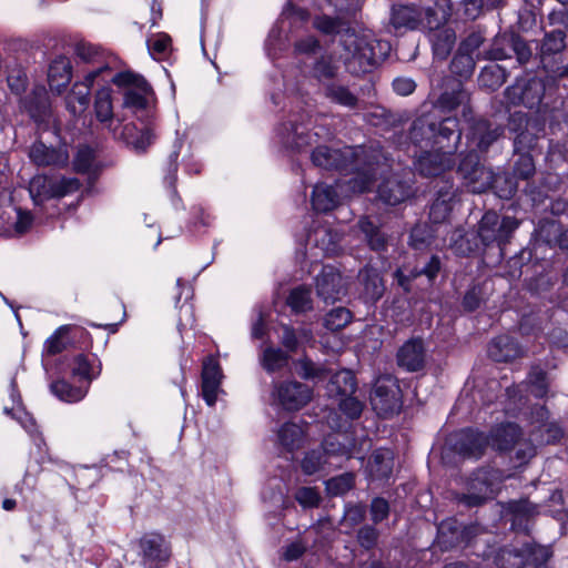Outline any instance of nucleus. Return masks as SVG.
<instances>
[{
	"label": "nucleus",
	"mask_w": 568,
	"mask_h": 568,
	"mask_svg": "<svg viewBox=\"0 0 568 568\" xmlns=\"http://www.w3.org/2000/svg\"><path fill=\"white\" fill-rule=\"evenodd\" d=\"M412 173L392 174L386 178L378 186V197L388 205H397L413 194Z\"/></svg>",
	"instance_id": "nucleus-15"
},
{
	"label": "nucleus",
	"mask_w": 568,
	"mask_h": 568,
	"mask_svg": "<svg viewBox=\"0 0 568 568\" xmlns=\"http://www.w3.org/2000/svg\"><path fill=\"white\" fill-rule=\"evenodd\" d=\"M317 295L326 303H334L346 294L342 274L332 265H324L316 276Z\"/></svg>",
	"instance_id": "nucleus-16"
},
{
	"label": "nucleus",
	"mask_w": 568,
	"mask_h": 568,
	"mask_svg": "<svg viewBox=\"0 0 568 568\" xmlns=\"http://www.w3.org/2000/svg\"><path fill=\"white\" fill-rule=\"evenodd\" d=\"M394 466V455L389 449L381 448L375 450L367 464L368 476L372 480H387Z\"/></svg>",
	"instance_id": "nucleus-29"
},
{
	"label": "nucleus",
	"mask_w": 568,
	"mask_h": 568,
	"mask_svg": "<svg viewBox=\"0 0 568 568\" xmlns=\"http://www.w3.org/2000/svg\"><path fill=\"white\" fill-rule=\"evenodd\" d=\"M518 226L516 217H500L495 211H487L478 222L477 235L484 246L497 245L503 251Z\"/></svg>",
	"instance_id": "nucleus-4"
},
{
	"label": "nucleus",
	"mask_w": 568,
	"mask_h": 568,
	"mask_svg": "<svg viewBox=\"0 0 568 568\" xmlns=\"http://www.w3.org/2000/svg\"><path fill=\"white\" fill-rule=\"evenodd\" d=\"M396 361L399 367L407 372H418L426 364V348L424 341L413 337L406 341L397 351Z\"/></svg>",
	"instance_id": "nucleus-18"
},
{
	"label": "nucleus",
	"mask_w": 568,
	"mask_h": 568,
	"mask_svg": "<svg viewBox=\"0 0 568 568\" xmlns=\"http://www.w3.org/2000/svg\"><path fill=\"white\" fill-rule=\"evenodd\" d=\"M138 544L141 564L144 568H162L171 557V546L161 534L146 532Z\"/></svg>",
	"instance_id": "nucleus-12"
},
{
	"label": "nucleus",
	"mask_w": 568,
	"mask_h": 568,
	"mask_svg": "<svg viewBox=\"0 0 568 568\" xmlns=\"http://www.w3.org/2000/svg\"><path fill=\"white\" fill-rule=\"evenodd\" d=\"M433 242V233L426 224L413 227L410 232V245L414 250H424Z\"/></svg>",
	"instance_id": "nucleus-61"
},
{
	"label": "nucleus",
	"mask_w": 568,
	"mask_h": 568,
	"mask_svg": "<svg viewBox=\"0 0 568 568\" xmlns=\"http://www.w3.org/2000/svg\"><path fill=\"white\" fill-rule=\"evenodd\" d=\"M399 393V387L392 376L378 377L371 393L374 410L384 418L397 414L402 407Z\"/></svg>",
	"instance_id": "nucleus-8"
},
{
	"label": "nucleus",
	"mask_w": 568,
	"mask_h": 568,
	"mask_svg": "<svg viewBox=\"0 0 568 568\" xmlns=\"http://www.w3.org/2000/svg\"><path fill=\"white\" fill-rule=\"evenodd\" d=\"M81 186L77 178H53L45 174L33 176L29 183V192L36 204L51 199H60L79 191Z\"/></svg>",
	"instance_id": "nucleus-6"
},
{
	"label": "nucleus",
	"mask_w": 568,
	"mask_h": 568,
	"mask_svg": "<svg viewBox=\"0 0 568 568\" xmlns=\"http://www.w3.org/2000/svg\"><path fill=\"white\" fill-rule=\"evenodd\" d=\"M72 78V65L67 57L55 58L49 67L48 82L51 91L61 93L70 83Z\"/></svg>",
	"instance_id": "nucleus-32"
},
{
	"label": "nucleus",
	"mask_w": 568,
	"mask_h": 568,
	"mask_svg": "<svg viewBox=\"0 0 568 568\" xmlns=\"http://www.w3.org/2000/svg\"><path fill=\"white\" fill-rule=\"evenodd\" d=\"M26 108L34 120H42L49 110V99L43 89H38L26 99Z\"/></svg>",
	"instance_id": "nucleus-49"
},
{
	"label": "nucleus",
	"mask_w": 568,
	"mask_h": 568,
	"mask_svg": "<svg viewBox=\"0 0 568 568\" xmlns=\"http://www.w3.org/2000/svg\"><path fill=\"white\" fill-rule=\"evenodd\" d=\"M453 165V155L438 149L423 152L415 162V169L424 176L439 175Z\"/></svg>",
	"instance_id": "nucleus-19"
},
{
	"label": "nucleus",
	"mask_w": 568,
	"mask_h": 568,
	"mask_svg": "<svg viewBox=\"0 0 568 568\" xmlns=\"http://www.w3.org/2000/svg\"><path fill=\"white\" fill-rule=\"evenodd\" d=\"M357 384L354 374L348 369H342L335 373L327 385V392L331 396L354 395Z\"/></svg>",
	"instance_id": "nucleus-35"
},
{
	"label": "nucleus",
	"mask_w": 568,
	"mask_h": 568,
	"mask_svg": "<svg viewBox=\"0 0 568 568\" xmlns=\"http://www.w3.org/2000/svg\"><path fill=\"white\" fill-rule=\"evenodd\" d=\"M352 321V313L345 307L331 310L324 318V325L329 331H339Z\"/></svg>",
	"instance_id": "nucleus-56"
},
{
	"label": "nucleus",
	"mask_w": 568,
	"mask_h": 568,
	"mask_svg": "<svg viewBox=\"0 0 568 568\" xmlns=\"http://www.w3.org/2000/svg\"><path fill=\"white\" fill-rule=\"evenodd\" d=\"M71 325H62L58 327L54 333L45 341L43 346V354L54 356L62 353L70 344L69 334Z\"/></svg>",
	"instance_id": "nucleus-45"
},
{
	"label": "nucleus",
	"mask_w": 568,
	"mask_h": 568,
	"mask_svg": "<svg viewBox=\"0 0 568 568\" xmlns=\"http://www.w3.org/2000/svg\"><path fill=\"white\" fill-rule=\"evenodd\" d=\"M456 42V33L452 28L438 30L432 39L433 52L440 60L446 59Z\"/></svg>",
	"instance_id": "nucleus-43"
},
{
	"label": "nucleus",
	"mask_w": 568,
	"mask_h": 568,
	"mask_svg": "<svg viewBox=\"0 0 568 568\" xmlns=\"http://www.w3.org/2000/svg\"><path fill=\"white\" fill-rule=\"evenodd\" d=\"M495 194L500 199H510L517 191V183L507 173L494 174L493 185Z\"/></svg>",
	"instance_id": "nucleus-54"
},
{
	"label": "nucleus",
	"mask_w": 568,
	"mask_h": 568,
	"mask_svg": "<svg viewBox=\"0 0 568 568\" xmlns=\"http://www.w3.org/2000/svg\"><path fill=\"white\" fill-rule=\"evenodd\" d=\"M94 113L98 121L103 123L104 126L112 132L114 138H118L122 125L120 122L115 124L111 90L109 88H103L97 92L94 100Z\"/></svg>",
	"instance_id": "nucleus-27"
},
{
	"label": "nucleus",
	"mask_w": 568,
	"mask_h": 568,
	"mask_svg": "<svg viewBox=\"0 0 568 568\" xmlns=\"http://www.w3.org/2000/svg\"><path fill=\"white\" fill-rule=\"evenodd\" d=\"M326 467H339V464L328 462L322 446L306 453L301 463V468L306 475H314Z\"/></svg>",
	"instance_id": "nucleus-39"
},
{
	"label": "nucleus",
	"mask_w": 568,
	"mask_h": 568,
	"mask_svg": "<svg viewBox=\"0 0 568 568\" xmlns=\"http://www.w3.org/2000/svg\"><path fill=\"white\" fill-rule=\"evenodd\" d=\"M311 158L314 165L318 168L353 173L354 176L345 182L353 193L367 191L376 174V156L363 146L331 149L321 145L312 152Z\"/></svg>",
	"instance_id": "nucleus-1"
},
{
	"label": "nucleus",
	"mask_w": 568,
	"mask_h": 568,
	"mask_svg": "<svg viewBox=\"0 0 568 568\" xmlns=\"http://www.w3.org/2000/svg\"><path fill=\"white\" fill-rule=\"evenodd\" d=\"M436 149L454 155L462 140V129L456 116L435 119Z\"/></svg>",
	"instance_id": "nucleus-17"
},
{
	"label": "nucleus",
	"mask_w": 568,
	"mask_h": 568,
	"mask_svg": "<svg viewBox=\"0 0 568 568\" xmlns=\"http://www.w3.org/2000/svg\"><path fill=\"white\" fill-rule=\"evenodd\" d=\"M435 130V119L430 115H422L413 122L409 139L415 145L436 149Z\"/></svg>",
	"instance_id": "nucleus-30"
},
{
	"label": "nucleus",
	"mask_w": 568,
	"mask_h": 568,
	"mask_svg": "<svg viewBox=\"0 0 568 568\" xmlns=\"http://www.w3.org/2000/svg\"><path fill=\"white\" fill-rule=\"evenodd\" d=\"M311 288L304 285L294 287L286 300L287 305L294 313H305L313 307Z\"/></svg>",
	"instance_id": "nucleus-46"
},
{
	"label": "nucleus",
	"mask_w": 568,
	"mask_h": 568,
	"mask_svg": "<svg viewBox=\"0 0 568 568\" xmlns=\"http://www.w3.org/2000/svg\"><path fill=\"white\" fill-rule=\"evenodd\" d=\"M521 436V428L516 424L509 423L497 429L495 445L501 452H510Z\"/></svg>",
	"instance_id": "nucleus-42"
},
{
	"label": "nucleus",
	"mask_w": 568,
	"mask_h": 568,
	"mask_svg": "<svg viewBox=\"0 0 568 568\" xmlns=\"http://www.w3.org/2000/svg\"><path fill=\"white\" fill-rule=\"evenodd\" d=\"M435 108L440 112L449 113L462 108L463 116L466 121L471 120L473 109L470 106V94L464 88L462 80L447 77L444 80L443 92L435 101Z\"/></svg>",
	"instance_id": "nucleus-9"
},
{
	"label": "nucleus",
	"mask_w": 568,
	"mask_h": 568,
	"mask_svg": "<svg viewBox=\"0 0 568 568\" xmlns=\"http://www.w3.org/2000/svg\"><path fill=\"white\" fill-rule=\"evenodd\" d=\"M75 57L83 63L92 64L95 68L88 72L85 82L89 85L101 79L103 82H109L112 74L114 58L111 53L98 44L90 42H78L74 47Z\"/></svg>",
	"instance_id": "nucleus-5"
},
{
	"label": "nucleus",
	"mask_w": 568,
	"mask_h": 568,
	"mask_svg": "<svg viewBox=\"0 0 568 568\" xmlns=\"http://www.w3.org/2000/svg\"><path fill=\"white\" fill-rule=\"evenodd\" d=\"M520 550L524 554L526 565L534 564L540 567L551 557V551L548 547L536 544H525Z\"/></svg>",
	"instance_id": "nucleus-55"
},
{
	"label": "nucleus",
	"mask_w": 568,
	"mask_h": 568,
	"mask_svg": "<svg viewBox=\"0 0 568 568\" xmlns=\"http://www.w3.org/2000/svg\"><path fill=\"white\" fill-rule=\"evenodd\" d=\"M354 486V476L349 473L333 477L326 481V489L331 495H344Z\"/></svg>",
	"instance_id": "nucleus-60"
},
{
	"label": "nucleus",
	"mask_w": 568,
	"mask_h": 568,
	"mask_svg": "<svg viewBox=\"0 0 568 568\" xmlns=\"http://www.w3.org/2000/svg\"><path fill=\"white\" fill-rule=\"evenodd\" d=\"M488 355L497 363H510L525 357L527 352L514 337L499 335L489 343Z\"/></svg>",
	"instance_id": "nucleus-20"
},
{
	"label": "nucleus",
	"mask_w": 568,
	"mask_h": 568,
	"mask_svg": "<svg viewBox=\"0 0 568 568\" xmlns=\"http://www.w3.org/2000/svg\"><path fill=\"white\" fill-rule=\"evenodd\" d=\"M458 173L471 193H484L493 185L494 172L479 163L476 152H469L462 159Z\"/></svg>",
	"instance_id": "nucleus-10"
},
{
	"label": "nucleus",
	"mask_w": 568,
	"mask_h": 568,
	"mask_svg": "<svg viewBox=\"0 0 568 568\" xmlns=\"http://www.w3.org/2000/svg\"><path fill=\"white\" fill-rule=\"evenodd\" d=\"M358 281L363 285V294L367 301L375 302L384 293L385 286L379 272L371 266H365L358 273Z\"/></svg>",
	"instance_id": "nucleus-34"
},
{
	"label": "nucleus",
	"mask_w": 568,
	"mask_h": 568,
	"mask_svg": "<svg viewBox=\"0 0 568 568\" xmlns=\"http://www.w3.org/2000/svg\"><path fill=\"white\" fill-rule=\"evenodd\" d=\"M545 94V83L536 77L517 79L515 84L505 91L507 103L511 105H525L529 109L537 108Z\"/></svg>",
	"instance_id": "nucleus-11"
},
{
	"label": "nucleus",
	"mask_w": 568,
	"mask_h": 568,
	"mask_svg": "<svg viewBox=\"0 0 568 568\" xmlns=\"http://www.w3.org/2000/svg\"><path fill=\"white\" fill-rule=\"evenodd\" d=\"M325 97L331 101L347 108H355L357 98L348 90V88L335 83L325 87Z\"/></svg>",
	"instance_id": "nucleus-52"
},
{
	"label": "nucleus",
	"mask_w": 568,
	"mask_h": 568,
	"mask_svg": "<svg viewBox=\"0 0 568 568\" xmlns=\"http://www.w3.org/2000/svg\"><path fill=\"white\" fill-rule=\"evenodd\" d=\"M342 45L346 51L345 64L352 73H366L383 61L389 50L386 41H378L372 34L346 29L342 34Z\"/></svg>",
	"instance_id": "nucleus-2"
},
{
	"label": "nucleus",
	"mask_w": 568,
	"mask_h": 568,
	"mask_svg": "<svg viewBox=\"0 0 568 568\" xmlns=\"http://www.w3.org/2000/svg\"><path fill=\"white\" fill-rule=\"evenodd\" d=\"M419 6L399 4L392 9L390 23L396 29L417 30L422 26Z\"/></svg>",
	"instance_id": "nucleus-31"
},
{
	"label": "nucleus",
	"mask_w": 568,
	"mask_h": 568,
	"mask_svg": "<svg viewBox=\"0 0 568 568\" xmlns=\"http://www.w3.org/2000/svg\"><path fill=\"white\" fill-rule=\"evenodd\" d=\"M450 201L452 197L440 195L433 202L429 210V219L433 223H444L449 217L453 209Z\"/></svg>",
	"instance_id": "nucleus-57"
},
{
	"label": "nucleus",
	"mask_w": 568,
	"mask_h": 568,
	"mask_svg": "<svg viewBox=\"0 0 568 568\" xmlns=\"http://www.w3.org/2000/svg\"><path fill=\"white\" fill-rule=\"evenodd\" d=\"M273 396L285 410L294 412L311 402L313 390L297 381H284L274 384Z\"/></svg>",
	"instance_id": "nucleus-13"
},
{
	"label": "nucleus",
	"mask_w": 568,
	"mask_h": 568,
	"mask_svg": "<svg viewBox=\"0 0 568 568\" xmlns=\"http://www.w3.org/2000/svg\"><path fill=\"white\" fill-rule=\"evenodd\" d=\"M73 169L82 174H97L100 170V164L97 160L95 151L87 145L80 146L73 160Z\"/></svg>",
	"instance_id": "nucleus-38"
},
{
	"label": "nucleus",
	"mask_w": 568,
	"mask_h": 568,
	"mask_svg": "<svg viewBox=\"0 0 568 568\" xmlns=\"http://www.w3.org/2000/svg\"><path fill=\"white\" fill-rule=\"evenodd\" d=\"M313 23L324 34H336L344 30V21L339 18L320 16L314 19Z\"/></svg>",
	"instance_id": "nucleus-62"
},
{
	"label": "nucleus",
	"mask_w": 568,
	"mask_h": 568,
	"mask_svg": "<svg viewBox=\"0 0 568 568\" xmlns=\"http://www.w3.org/2000/svg\"><path fill=\"white\" fill-rule=\"evenodd\" d=\"M422 13L420 29L438 30L446 23L453 13V3L450 0H436L435 7H420Z\"/></svg>",
	"instance_id": "nucleus-26"
},
{
	"label": "nucleus",
	"mask_w": 568,
	"mask_h": 568,
	"mask_svg": "<svg viewBox=\"0 0 568 568\" xmlns=\"http://www.w3.org/2000/svg\"><path fill=\"white\" fill-rule=\"evenodd\" d=\"M116 139L123 140L136 151L144 152L155 141L156 134L152 125H146L138 132L134 124L128 123L122 125Z\"/></svg>",
	"instance_id": "nucleus-28"
},
{
	"label": "nucleus",
	"mask_w": 568,
	"mask_h": 568,
	"mask_svg": "<svg viewBox=\"0 0 568 568\" xmlns=\"http://www.w3.org/2000/svg\"><path fill=\"white\" fill-rule=\"evenodd\" d=\"M566 48V33L562 30H554L547 33L540 47L541 62L547 57L560 53Z\"/></svg>",
	"instance_id": "nucleus-48"
},
{
	"label": "nucleus",
	"mask_w": 568,
	"mask_h": 568,
	"mask_svg": "<svg viewBox=\"0 0 568 568\" xmlns=\"http://www.w3.org/2000/svg\"><path fill=\"white\" fill-rule=\"evenodd\" d=\"M328 462L339 464L353 456V447L342 443L337 436H328L321 445Z\"/></svg>",
	"instance_id": "nucleus-37"
},
{
	"label": "nucleus",
	"mask_w": 568,
	"mask_h": 568,
	"mask_svg": "<svg viewBox=\"0 0 568 568\" xmlns=\"http://www.w3.org/2000/svg\"><path fill=\"white\" fill-rule=\"evenodd\" d=\"M476 59L477 57L457 50L449 65L450 72L460 79L470 78L475 70Z\"/></svg>",
	"instance_id": "nucleus-50"
},
{
	"label": "nucleus",
	"mask_w": 568,
	"mask_h": 568,
	"mask_svg": "<svg viewBox=\"0 0 568 568\" xmlns=\"http://www.w3.org/2000/svg\"><path fill=\"white\" fill-rule=\"evenodd\" d=\"M344 184L337 182L335 186L325 183H317L312 192L311 203L313 209L320 213H326L341 203V195L337 189H343Z\"/></svg>",
	"instance_id": "nucleus-25"
},
{
	"label": "nucleus",
	"mask_w": 568,
	"mask_h": 568,
	"mask_svg": "<svg viewBox=\"0 0 568 568\" xmlns=\"http://www.w3.org/2000/svg\"><path fill=\"white\" fill-rule=\"evenodd\" d=\"M358 227L365 235V240L372 250L377 252L386 250V235L368 217H362L358 221Z\"/></svg>",
	"instance_id": "nucleus-40"
},
{
	"label": "nucleus",
	"mask_w": 568,
	"mask_h": 568,
	"mask_svg": "<svg viewBox=\"0 0 568 568\" xmlns=\"http://www.w3.org/2000/svg\"><path fill=\"white\" fill-rule=\"evenodd\" d=\"M93 85L85 82V78L81 83H75L71 92L67 95L65 103L68 110L73 114H82L90 102V91Z\"/></svg>",
	"instance_id": "nucleus-36"
},
{
	"label": "nucleus",
	"mask_w": 568,
	"mask_h": 568,
	"mask_svg": "<svg viewBox=\"0 0 568 568\" xmlns=\"http://www.w3.org/2000/svg\"><path fill=\"white\" fill-rule=\"evenodd\" d=\"M469 130V140L481 152L487 151L504 132L500 125H493L485 119L473 120Z\"/></svg>",
	"instance_id": "nucleus-23"
},
{
	"label": "nucleus",
	"mask_w": 568,
	"mask_h": 568,
	"mask_svg": "<svg viewBox=\"0 0 568 568\" xmlns=\"http://www.w3.org/2000/svg\"><path fill=\"white\" fill-rule=\"evenodd\" d=\"M341 413L348 419H358L364 409V403L353 395H343L338 403Z\"/></svg>",
	"instance_id": "nucleus-59"
},
{
	"label": "nucleus",
	"mask_w": 568,
	"mask_h": 568,
	"mask_svg": "<svg viewBox=\"0 0 568 568\" xmlns=\"http://www.w3.org/2000/svg\"><path fill=\"white\" fill-rule=\"evenodd\" d=\"M487 445V437L483 433L465 429L457 435L454 447L463 457L478 459L484 455Z\"/></svg>",
	"instance_id": "nucleus-22"
},
{
	"label": "nucleus",
	"mask_w": 568,
	"mask_h": 568,
	"mask_svg": "<svg viewBox=\"0 0 568 568\" xmlns=\"http://www.w3.org/2000/svg\"><path fill=\"white\" fill-rule=\"evenodd\" d=\"M277 437L286 450L293 452L302 446L304 429L295 423H286L280 428Z\"/></svg>",
	"instance_id": "nucleus-41"
},
{
	"label": "nucleus",
	"mask_w": 568,
	"mask_h": 568,
	"mask_svg": "<svg viewBox=\"0 0 568 568\" xmlns=\"http://www.w3.org/2000/svg\"><path fill=\"white\" fill-rule=\"evenodd\" d=\"M32 164L38 168H64L69 163V152L65 145H47L42 141L33 142L28 151Z\"/></svg>",
	"instance_id": "nucleus-14"
},
{
	"label": "nucleus",
	"mask_w": 568,
	"mask_h": 568,
	"mask_svg": "<svg viewBox=\"0 0 568 568\" xmlns=\"http://www.w3.org/2000/svg\"><path fill=\"white\" fill-rule=\"evenodd\" d=\"M223 374L214 357L204 359L202 368V396L209 406L216 403Z\"/></svg>",
	"instance_id": "nucleus-21"
},
{
	"label": "nucleus",
	"mask_w": 568,
	"mask_h": 568,
	"mask_svg": "<svg viewBox=\"0 0 568 568\" xmlns=\"http://www.w3.org/2000/svg\"><path fill=\"white\" fill-rule=\"evenodd\" d=\"M506 71L500 65H491L483 69L479 75V82L483 87L496 90L506 81Z\"/></svg>",
	"instance_id": "nucleus-53"
},
{
	"label": "nucleus",
	"mask_w": 568,
	"mask_h": 568,
	"mask_svg": "<svg viewBox=\"0 0 568 568\" xmlns=\"http://www.w3.org/2000/svg\"><path fill=\"white\" fill-rule=\"evenodd\" d=\"M379 538V531L372 525H364L357 531L356 539L358 545L365 550H372L376 547Z\"/></svg>",
	"instance_id": "nucleus-64"
},
{
	"label": "nucleus",
	"mask_w": 568,
	"mask_h": 568,
	"mask_svg": "<svg viewBox=\"0 0 568 568\" xmlns=\"http://www.w3.org/2000/svg\"><path fill=\"white\" fill-rule=\"evenodd\" d=\"M284 129L287 133L284 136V142L290 148L302 151L304 148L311 145L312 135L305 132L302 124L290 121L287 124H284Z\"/></svg>",
	"instance_id": "nucleus-44"
},
{
	"label": "nucleus",
	"mask_w": 568,
	"mask_h": 568,
	"mask_svg": "<svg viewBox=\"0 0 568 568\" xmlns=\"http://www.w3.org/2000/svg\"><path fill=\"white\" fill-rule=\"evenodd\" d=\"M524 383L535 398L544 399L550 392L551 378L539 364H532Z\"/></svg>",
	"instance_id": "nucleus-33"
},
{
	"label": "nucleus",
	"mask_w": 568,
	"mask_h": 568,
	"mask_svg": "<svg viewBox=\"0 0 568 568\" xmlns=\"http://www.w3.org/2000/svg\"><path fill=\"white\" fill-rule=\"evenodd\" d=\"M504 474L499 469L483 467L475 470L466 484V493L457 496L459 504L469 508L479 507L493 499L500 490Z\"/></svg>",
	"instance_id": "nucleus-3"
},
{
	"label": "nucleus",
	"mask_w": 568,
	"mask_h": 568,
	"mask_svg": "<svg viewBox=\"0 0 568 568\" xmlns=\"http://www.w3.org/2000/svg\"><path fill=\"white\" fill-rule=\"evenodd\" d=\"M297 365L300 367L298 374L304 379H322L327 376V371L310 358L300 359Z\"/></svg>",
	"instance_id": "nucleus-63"
},
{
	"label": "nucleus",
	"mask_w": 568,
	"mask_h": 568,
	"mask_svg": "<svg viewBox=\"0 0 568 568\" xmlns=\"http://www.w3.org/2000/svg\"><path fill=\"white\" fill-rule=\"evenodd\" d=\"M288 355L281 348L266 347L262 355V366L268 373L282 369L288 362Z\"/></svg>",
	"instance_id": "nucleus-51"
},
{
	"label": "nucleus",
	"mask_w": 568,
	"mask_h": 568,
	"mask_svg": "<svg viewBox=\"0 0 568 568\" xmlns=\"http://www.w3.org/2000/svg\"><path fill=\"white\" fill-rule=\"evenodd\" d=\"M442 262L439 256L432 255L424 262L419 261L418 264L409 272V274H405L403 270L398 268L395 272V278L405 291H409V283L413 280L425 275L429 282H433L437 277Z\"/></svg>",
	"instance_id": "nucleus-24"
},
{
	"label": "nucleus",
	"mask_w": 568,
	"mask_h": 568,
	"mask_svg": "<svg viewBox=\"0 0 568 568\" xmlns=\"http://www.w3.org/2000/svg\"><path fill=\"white\" fill-rule=\"evenodd\" d=\"M110 82L119 88H125L123 105L134 111L145 109L148 104V94L152 89L146 80L132 71L114 73Z\"/></svg>",
	"instance_id": "nucleus-7"
},
{
	"label": "nucleus",
	"mask_w": 568,
	"mask_h": 568,
	"mask_svg": "<svg viewBox=\"0 0 568 568\" xmlns=\"http://www.w3.org/2000/svg\"><path fill=\"white\" fill-rule=\"evenodd\" d=\"M50 388L58 398L68 403L81 400L88 392V388L72 386L64 379L55 381Z\"/></svg>",
	"instance_id": "nucleus-47"
},
{
	"label": "nucleus",
	"mask_w": 568,
	"mask_h": 568,
	"mask_svg": "<svg viewBox=\"0 0 568 568\" xmlns=\"http://www.w3.org/2000/svg\"><path fill=\"white\" fill-rule=\"evenodd\" d=\"M496 564L499 568H523L526 560L521 550L504 548L499 551Z\"/></svg>",
	"instance_id": "nucleus-58"
}]
</instances>
